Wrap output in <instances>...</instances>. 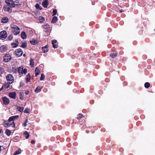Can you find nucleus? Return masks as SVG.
I'll return each mask as SVG.
<instances>
[{"instance_id":"nucleus-1","label":"nucleus","mask_w":155,"mask_h":155,"mask_svg":"<svg viewBox=\"0 0 155 155\" xmlns=\"http://www.w3.org/2000/svg\"><path fill=\"white\" fill-rule=\"evenodd\" d=\"M10 28L12 31L15 35H17L20 33V29L17 26L11 24Z\"/></svg>"},{"instance_id":"nucleus-7","label":"nucleus","mask_w":155,"mask_h":155,"mask_svg":"<svg viewBox=\"0 0 155 155\" xmlns=\"http://www.w3.org/2000/svg\"><path fill=\"white\" fill-rule=\"evenodd\" d=\"M11 8L7 5H5L3 7V9L5 11L7 12L8 13H10L12 11Z\"/></svg>"},{"instance_id":"nucleus-32","label":"nucleus","mask_w":155,"mask_h":155,"mask_svg":"<svg viewBox=\"0 0 155 155\" xmlns=\"http://www.w3.org/2000/svg\"><path fill=\"white\" fill-rule=\"evenodd\" d=\"M144 86L146 88H148L150 86V84L149 82H146L144 84Z\"/></svg>"},{"instance_id":"nucleus-4","label":"nucleus","mask_w":155,"mask_h":155,"mask_svg":"<svg viewBox=\"0 0 155 155\" xmlns=\"http://www.w3.org/2000/svg\"><path fill=\"white\" fill-rule=\"evenodd\" d=\"M6 79L9 84H12L14 81V77L11 74H8L7 75Z\"/></svg>"},{"instance_id":"nucleus-5","label":"nucleus","mask_w":155,"mask_h":155,"mask_svg":"<svg viewBox=\"0 0 155 155\" xmlns=\"http://www.w3.org/2000/svg\"><path fill=\"white\" fill-rule=\"evenodd\" d=\"M7 37V32L5 31H2L0 32V39L4 40Z\"/></svg>"},{"instance_id":"nucleus-8","label":"nucleus","mask_w":155,"mask_h":155,"mask_svg":"<svg viewBox=\"0 0 155 155\" xmlns=\"http://www.w3.org/2000/svg\"><path fill=\"white\" fill-rule=\"evenodd\" d=\"M42 27L45 32H47L51 29V27L48 24L43 25H42Z\"/></svg>"},{"instance_id":"nucleus-14","label":"nucleus","mask_w":155,"mask_h":155,"mask_svg":"<svg viewBox=\"0 0 155 155\" xmlns=\"http://www.w3.org/2000/svg\"><path fill=\"white\" fill-rule=\"evenodd\" d=\"M52 44L54 48H57L58 47V44L56 40H52Z\"/></svg>"},{"instance_id":"nucleus-51","label":"nucleus","mask_w":155,"mask_h":155,"mask_svg":"<svg viewBox=\"0 0 155 155\" xmlns=\"http://www.w3.org/2000/svg\"><path fill=\"white\" fill-rule=\"evenodd\" d=\"M2 132V130L0 129V134Z\"/></svg>"},{"instance_id":"nucleus-42","label":"nucleus","mask_w":155,"mask_h":155,"mask_svg":"<svg viewBox=\"0 0 155 155\" xmlns=\"http://www.w3.org/2000/svg\"><path fill=\"white\" fill-rule=\"evenodd\" d=\"M21 47L24 48H25L26 47V43H23L22 44Z\"/></svg>"},{"instance_id":"nucleus-45","label":"nucleus","mask_w":155,"mask_h":155,"mask_svg":"<svg viewBox=\"0 0 155 155\" xmlns=\"http://www.w3.org/2000/svg\"><path fill=\"white\" fill-rule=\"evenodd\" d=\"M29 91H26L25 92V94H26L28 95V94H29Z\"/></svg>"},{"instance_id":"nucleus-29","label":"nucleus","mask_w":155,"mask_h":155,"mask_svg":"<svg viewBox=\"0 0 155 155\" xmlns=\"http://www.w3.org/2000/svg\"><path fill=\"white\" fill-rule=\"evenodd\" d=\"M5 71L4 69L0 67V76H2V74H3Z\"/></svg>"},{"instance_id":"nucleus-35","label":"nucleus","mask_w":155,"mask_h":155,"mask_svg":"<svg viewBox=\"0 0 155 155\" xmlns=\"http://www.w3.org/2000/svg\"><path fill=\"white\" fill-rule=\"evenodd\" d=\"M8 83H5L4 85V87L5 89H7L9 87L10 85Z\"/></svg>"},{"instance_id":"nucleus-21","label":"nucleus","mask_w":155,"mask_h":155,"mask_svg":"<svg viewBox=\"0 0 155 155\" xmlns=\"http://www.w3.org/2000/svg\"><path fill=\"white\" fill-rule=\"evenodd\" d=\"M35 76H37L39 74V72H40V70L38 68L36 67L35 68Z\"/></svg>"},{"instance_id":"nucleus-39","label":"nucleus","mask_w":155,"mask_h":155,"mask_svg":"<svg viewBox=\"0 0 155 155\" xmlns=\"http://www.w3.org/2000/svg\"><path fill=\"white\" fill-rule=\"evenodd\" d=\"M35 7H36V8L37 9H40V10L41 9L39 5L38 4H37L35 5Z\"/></svg>"},{"instance_id":"nucleus-38","label":"nucleus","mask_w":155,"mask_h":155,"mask_svg":"<svg viewBox=\"0 0 155 155\" xmlns=\"http://www.w3.org/2000/svg\"><path fill=\"white\" fill-rule=\"evenodd\" d=\"M53 15H56L57 13V10L56 9H54L53 10Z\"/></svg>"},{"instance_id":"nucleus-53","label":"nucleus","mask_w":155,"mask_h":155,"mask_svg":"<svg viewBox=\"0 0 155 155\" xmlns=\"http://www.w3.org/2000/svg\"><path fill=\"white\" fill-rule=\"evenodd\" d=\"M12 123H13V124H14V125H15V123H14V122H12Z\"/></svg>"},{"instance_id":"nucleus-2","label":"nucleus","mask_w":155,"mask_h":155,"mask_svg":"<svg viewBox=\"0 0 155 155\" xmlns=\"http://www.w3.org/2000/svg\"><path fill=\"white\" fill-rule=\"evenodd\" d=\"M17 68V71L19 75L21 76H23V74L25 75L27 72V69L26 68H24V67L22 66Z\"/></svg>"},{"instance_id":"nucleus-20","label":"nucleus","mask_w":155,"mask_h":155,"mask_svg":"<svg viewBox=\"0 0 155 155\" xmlns=\"http://www.w3.org/2000/svg\"><path fill=\"white\" fill-rule=\"evenodd\" d=\"M16 109L20 112H22L24 110V108L23 107L17 106Z\"/></svg>"},{"instance_id":"nucleus-6","label":"nucleus","mask_w":155,"mask_h":155,"mask_svg":"<svg viewBox=\"0 0 155 155\" xmlns=\"http://www.w3.org/2000/svg\"><path fill=\"white\" fill-rule=\"evenodd\" d=\"M12 58L11 56L9 54H6L4 57L3 61L5 62H7L10 61Z\"/></svg>"},{"instance_id":"nucleus-25","label":"nucleus","mask_w":155,"mask_h":155,"mask_svg":"<svg viewBox=\"0 0 155 155\" xmlns=\"http://www.w3.org/2000/svg\"><path fill=\"white\" fill-rule=\"evenodd\" d=\"M24 134L25 137V138L26 139H28V138L29 136V133L27 131H25L24 133Z\"/></svg>"},{"instance_id":"nucleus-17","label":"nucleus","mask_w":155,"mask_h":155,"mask_svg":"<svg viewBox=\"0 0 155 155\" xmlns=\"http://www.w3.org/2000/svg\"><path fill=\"white\" fill-rule=\"evenodd\" d=\"M30 42L33 45H35L37 44L38 42V41L37 40L33 39L30 41Z\"/></svg>"},{"instance_id":"nucleus-12","label":"nucleus","mask_w":155,"mask_h":155,"mask_svg":"<svg viewBox=\"0 0 155 155\" xmlns=\"http://www.w3.org/2000/svg\"><path fill=\"white\" fill-rule=\"evenodd\" d=\"M9 96L12 98L15 99L16 98V93L15 92L10 93L9 94Z\"/></svg>"},{"instance_id":"nucleus-13","label":"nucleus","mask_w":155,"mask_h":155,"mask_svg":"<svg viewBox=\"0 0 155 155\" xmlns=\"http://www.w3.org/2000/svg\"><path fill=\"white\" fill-rule=\"evenodd\" d=\"M117 55V53L116 51H112L111 52L110 56L112 58H115Z\"/></svg>"},{"instance_id":"nucleus-33","label":"nucleus","mask_w":155,"mask_h":155,"mask_svg":"<svg viewBox=\"0 0 155 155\" xmlns=\"http://www.w3.org/2000/svg\"><path fill=\"white\" fill-rule=\"evenodd\" d=\"M45 78V76L43 74H41L40 80L41 81L44 80Z\"/></svg>"},{"instance_id":"nucleus-49","label":"nucleus","mask_w":155,"mask_h":155,"mask_svg":"<svg viewBox=\"0 0 155 155\" xmlns=\"http://www.w3.org/2000/svg\"><path fill=\"white\" fill-rule=\"evenodd\" d=\"M3 89V86L2 87L0 88V91H2Z\"/></svg>"},{"instance_id":"nucleus-9","label":"nucleus","mask_w":155,"mask_h":155,"mask_svg":"<svg viewBox=\"0 0 155 155\" xmlns=\"http://www.w3.org/2000/svg\"><path fill=\"white\" fill-rule=\"evenodd\" d=\"M15 52L16 55L18 57L21 56L23 54L22 50L20 48L16 50Z\"/></svg>"},{"instance_id":"nucleus-10","label":"nucleus","mask_w":155,"mask_h":155,"mask_svg":"<svg viewBox=\"0 0 155 155\" xmlns=\"http://www.w3.org/2000/svg\"><path fill=\"white\" fill-rule=\"evenodd\" d=\"M7 48L6 46L3 45L0 47V51L2 52H4L7 51Z\"/></svg>"},{"instance_id":"nucleus-3","label":"nucleus","mask_w":155,"mask_h":155,"mask_svg":"<svg viewBox=\"0 0 155 155\" xmlns=\"http://www.w3.org/2000/svg\"><path fill=\"white\" fill-rule=\"evenodd\" d=\"M5 2L8 6L10 7L14 8L15 7V5L12 0H5Z\"/></svg>"},{"instance_id":"nucleus-34","label":"nucleus","mask_w":155,"mask_h":155,"mask_svg":"<svg viewBox=\"0 0 155 155\" xmlns=\"http://www.w3.org/2000/svg\"><path fill=\"white\" fill-rule=\"evenodd\" d=\"M30 109L29 108H26L24 111V113H28L30 111Z\"/></svg>"},{"instance_id":"nucleus-28","label":"nucleus","mask_w":155,"mask_h":155,"mask_svg":"<svg viewBox=\"0 0 155 155\" xmlns=\"http://www.w3.org/2000/svg\"><path fill=\"white\" fill-rule=\"evenodd\" d=\"M19 96L21 100H23L24 97V93L23 92H20L19 93Z\"/></svg>"},{"instance_id":"nucleus-11","label":"nucleus","mask_w":155,"mask_h":155,"mask_svg":"<svg viewBox=\"0 0 155 155\" xmlns=\"http://www.w3.org/2000/svg\"><path fill=\"white\" fill-rule=\"evenodd\" d=\"M3 104L5 105L8 104L9 103V99L6 97H4L3 98Z\"/></svg>"},{"instance_id":"nucleus-47","label":"nucleus","mask_w":155,"mask_h":155,"mask_svg":"<svg viewBox=\"0 0 155 155\" xmlns=\"http://www.w3.org/2000/svg\"><path fill=\"white\" fill-rule=\"evenodd\" d=\"M44 48H45V49H48V45H46L45 46V47H43Z\"/></svg>"},{"instance_id":"nucleus-22","label":"nucleus","mask_w":155,"mask_h":155,"mask_svg":"<svg viewBox=\"0 0 155 155\" xmlns=\"http://www.w3.org/2000/svg\"><path fill=\"white\" fill-rule=\"evenodd\" d=\"M34 60L32 59H31L30 60V65L31 66V67H34Z\"/></svg>"},{"instance_id":"nucleus-37","label":"nucleus","mask_w":155,"mask_h":155,"mask_svg":"<svg viewBox=\"0 0 155 155\" xmlns=\"http://www.w3.org/2000/svg\"><path fill=\"white\" fill-rule=\"evenodd\" d=\"M83 115L81 114H79L77 118L79 120H80L81 119Z\"/></svg>"},{"instance_id":"nucleus-30","label":"nucleus","mask_w":155,"mask_h":155,"mask_svg":"<svg viewBox=\"0 0 155 155\" xmlns=\"http://www.w3.org/2000/svg\"><path fill=\"white\" fill-rule=\"evenodd\" d=\"M41 88L40 87H37L35 90V92L38 93L41 91Z\"/></svg>"},{"instance_id":"nucleus-16","label":"nucleus","mask_w":155,"mask_h":155,"mask_svg":"<svg viewBox=\"0 0 155 155\" xmlns=\"http://www.w3.org/2000/svg\"><path fill=\"white\" fill-rule=\"evenodd\" d=\"M8 21V18L7 17H3L2 18V21L3 23H5L7 22Z\"/></svg>"},{"instance_id":"nucleus-50","label":"nucleus","mask_w":155,"mask_h":155,"mask_svg":"<svg viewBox=\"0 0 155 155\" xmlns=\"http://www.w3.org/2000/svg\"><path fill=\"white\" fill-rule=\"evenodd\" d=\"M26 123H27L28 122V119H26L25 120V122Z\"/></svg>"},{"instance_id":"nucleus-19","label":"nucleus","mask_w":155,"mask_h":155,"mask_svg":"<svg viewBox=\"0 0 155 155\" xmlns=\"http://www.w3.org/2000/svg\"><path fill=\"white\" fill-rule=\"evenodd\" d=\"M4 127H8L12 126V124L11 123L7 122L4 124Z\"/></svg>"},{"instance_id":"nucleus-26","label":"nucleus","mask_w":155,"mask_h":155,"mask_svg":"<svg viewBox=\"0 0 155 155\" xmlns=\"http://www.w3.org/2000/svg\"><path fill=\"white\" fill-rule=\"evenodd\" d=\"M31 78V76L29 74H28L26 76V80L28 82H29L30 81V79Z\"/></svg>"},{"instance_id":"nucleus-15","label":"nucleus","mask_w":155,"mask_h":155,"mask_svg":"<svg viewBox=\"0 0 155 155\" xmlns=\"http://www.w3.org/2000/svg\"><path fill=\"white\" fill-rule=\"evenodd\" d=\"M42 5L43 7L45 8H47L48 5V0H45L42 3Z\"/></svg>"},{"instance_id":"nucleus-48","label":"nucleus","mask_w":155,"mask_h":155,"mask_svg":"<svg viewBox=\"0 0 155 155\" xmlns=\"http://www.w3.org/2000/svg\"><path fill=\"white\" fill-rule=\"evenodd\" d=\"M31 143L32 144H34L35 143V141L33 140H31Z\"/></svg>"},{"instance_id":"nucleus-24","label":"nucleus","mask_w":155,"mask_h":155,"mask_svg":"<svg viewBox=\"0 0 155 155\" xmlns=\"http://www.w3.org/2000/svg\"><path fill=\"white\" fill-rule=\"evenodd\" d=\"M57 21V17L56 16H54L51 22L52 23H55Z\"/></svg>"},{"instance_id":"nucleus-46","label":"nucleus","mask_w":155,"mask_h":155,"mask_svg":"<svg viewBox=\"0 0 155 155\" xmlns=\"http://www.w3.org/2000/svg\"><path fill=\"white\" fill-rule=\"evenodd\" d=\"M23 125L24 127H26L27 125V123H26L25 122L23 124Z\"/></svg>"},{"instance_id":"nucleus-54","label":"nucleus","mask_w":155,"mask_h":155,"mask_svg":"<svg viewBox=\"0 0 155 155\" xmlns=\"http://www.w3.org/2000/svg\"><path fill=\"white\" fill-rule=\"evenodd\" d=\"M122 12V11H120V12Z\"/></svg>"},{"instance_id":"nucleus-52","label":"nucleus","mask_w":155,"mask_h":155,"mask_svg":"<svg viewBox=\"0 0 155 155\" xmlns=\"http://www.w3.org/2000/svg\"><path fill=\"white\" fill-rule=\"evenodd\" d=\"M25 55H25V54H23V56H24V57H25Z\"/></svg>"},{"instance_id":"nucleus-18","label":"nucleus","mask_w":155,"mask_h":155,"mask_svg":"<svg viewBox=\"0 0 155 155\" xmlns=\"http://www.w3.org/2000/svg\"><path fill=\"white\" fill-rule=\"evenodd\" d=\"M21 37L23 39H25L26 38V34L25 32L23 31L21 34Z\"/></svg>"},{"instance_id":"nucleus-31","label":"nucleus","mask_w":155,"mask_h":155,"mask_svg":"<svg viewBox=\"0 0 155 155\" xmlns=\"http://www.w3.org/2000/svg\"><path fill=\"white\" fill-rule=\"evenodd\" d=\"M21 153V150L20 149H18V150H16L14 153L13 155H16L19 154Z\"/></svg>"},{"instance_id":"nucleus-41","label":"nucleus","mask_w":155,"mask_h":155,"mask_svg":"<svg viewBox=\"0 0 155 155\" xmlns=\"http://www.w3.org/2000/svg\"><path fill=\"white\" fill-rule=\"evenodd\" d=\"M12 117L14 120L18 119L19 117V116L18 115H15L12 116Z\"/></svg>"},{"instance_id":"nucleus-44","label":"nucleus","mask_w":155,"mask_h":155,"mask_svg":"<svg viewBox=\"0 0 155 155\" xmlns=\"http://www.w3.org/2000/svg\"><path fill=\"white\" fill-rule=\"evenodd\" d=\"M13 120H14L12 116L10 117L8 120V121L9 122H11Z\"/></svg>"},{"instance_id":"nucleus-23","label":"nucleus","mask_w":155,"mask_h":155,"mask_svg":"<svg viewBox=\"0 0 155 155\" xmlns=\"http://www.w3.org/2000/svg\"><path fill=\"white\" fill-rule=\"evenodd\" d=\"M39 20L41 23H43V21H45V19L44 17L40 16L39 17Z\"/></svg>"},{"instance_id":"nucleus-40","label":"nucleus","mask_w":155,"mask_h":155,"mask_svg":"<svg viewBox=\"0 0 155 155\" xmlns=\"http://www.w3.org/2000/svg\"><path fill=\"white\" fill-rule=\"evenodd\" d=\"M42 49L43 50V51L44 53H45L48 51V49H45L44 47L42 48Z\"/></svg>"},{"instance_id":"nucleus-43","label":"nucleus","mask_w":155,"mask_h":155,"mask_svg":"<svg viewBox=\"0 0 155 155\" xmlns=\"http://www.w3.org/2000/svg\"><path fill=\"white\" fill-rule=\"evenodd\" d=\"M8 38L9 40H11L13 38V36L12 35H9L8 37Z\"/></svg>"},{"instance_id":"nucleus-36","label":"nucleus","mask_w":155,"mask_h":155,"mask_svg":"<svg viewBox=\"0 0 155 155\" xmlns=\"http://www.w3.org/2000/svg\"><path fill=\"white\" fill-rule=\"evenodd\" d=\"M18 42H17L15 43H12V45L13 48H15L18 45Z\"/></svg>"},{"instance_id":"nucleus-27","label":"nucleus","mask_w":155,"mask_h":155,"mask_svg":"<svg viewBox=\"0 0 155 155\" xmlns=\"http://www.w3.org/2000/svg\"><path fill=\"white\" fill-rule=\"evenodd\" d=\"M5 133L8 136H9L11 134V131L8 129L5 130Z\"/></svg>"}]
</instances>
